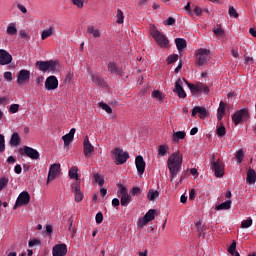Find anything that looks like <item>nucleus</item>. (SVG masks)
Returning a JSON list of instances; mask_svg holds the SVG:
<instances>
[{
  "label": "nucleus",
  "instance_id": "f257e3e1",
  "mask_svg": "<svg viewBox=\"0 0 256 256\" xmlns=\"http://www.w3.org/2000/svg\"><path fill=\"white\" fill-rule=\"evenodd\" d=\"M183 81H185L192 95H201V93H203L204 95H209V86L203 83L192 84L187 82V80L185 79H178L175 82V88L173 89V91L174 93H177L180 99H185V97H187V93H185V90L183 89Z\"/></svg>",
  "mask_w": 256,
  "mask_h": 256
},
{
  "label": "nucleus",
  "instance_id": "f03ea898",
  "mask_svg": "<svg viewBox=\"0 0 256 256\" xmlns=\"http://www.w3.org/2000/svg\"><path fill=\"white\" fill-rule=\"evenodd\" d=\"M183 165V154H181V151L173 152L168 160H167V167L169 169L170 175H171V181L181 173V167Z\"/></svg>",
  "mask_w": 256,
  "mask_h": 256
},
{
  "label": "nucleus",
  "instance_id": "7ed1b4c3",
  "mask_svg": "<svg viewBox=\"0 0 256 256\" xmlns=\"http://www.w3.org/2000/svg\"><path fill=\"white\" fill-rule=\"evenodd\" d=\"M36 67L42 73H55L59 67V62L55 60L37 61Z\"/></svg>",
  "mask_w": 256,
  "mask_h": 256
},
{
  "label": "nucleus",
  "instance_id": "20e7f679",
  "mask_svg": "<svg viewBox=\"0 0 256 256\" xmlns=\"http://www.w3.org/2000/svg\"><path fill=\"white\" fill-rule=\"evenodd\" d=\"M117 187V195L118 197H120V203L122 207H127V205L131 203V195H129V193L127 192V188H125L123 184H118Z\"/></svg>",
  "mask_w": 256,
  "mask_h": 256
},
{
  "label": "nucleus",
  "instance_id": "39448f33",
  "mask_svg": "<svg viewBox=\"0 0 256 256\" xmlns=\"http://www.w3.org/2000/svg\"><path fill=\"white\" fill-rule=\"evenodd\" d=\"M211 55V51L209 49L200 48L196 52V63L199 66L206 65L209 61Z\"/></svg>",
  "mask_w": 256,
  "mask_h": 256
},
{
  "label": "nucleus",
  "instance_id": "423d86ee",
  "mask_svg": "<svg viewBox=\"0 0 256 256\" xmlns=\"http://www.w3.org/2000/svg\"><path fill=\"white\" fill-rule=\"evenodd\" d=\"M247 119H249L248 108H242L232 115V121L234 125H240V123H243V121H247Z\"/></svg>",
  "mask_w": 256,
  "mask_h": 256
},
{
  "label": "nucleus",
  "instance_id": "0eeeda50",
  "mask_svg": "<svg viewBox=\"0 0 256 256\" xmlns=\"http://www.w3.org/2000/svg\"><path fill=\"white\" fill-rule=\"evenodd\" d=\"M151 35L160 47H169V39H167V36H165V34L159 32V30L157 29H152Z\"/></svg>",
  "mask_w": 256,
  "mask_h": 256
},
{
  "label": "nucleus",
  "instance_id": "6e6552de",
  "mask_svg": "<svg viewBox=\"0 0 256 256\" xmlns=\"http://www.w3.org/2000/svg\"><path fill=\"white\" fill-rule=\"evenodd\" d=\"M112 154L114 155V160L117 165H123V163H127V159H129V152H125L121 148L114 149Z\"/></svg>",
  "mask_w": 256,
  "mask_h": 256
},
{
  "label": "nucleus",
  "instance_id": "1a4fd4ad",
  "mask_svg": "<svg viewBox=\"0 0 256 256\" xmlns=\"http://www.w3.org/2000/svg\"><path fill=\"white\" fill-rule=\"evenodd\" d=\"M31 203V195L27 191H23L19 194L14 209H17V207H25L26 205H29Z\"/></svg>",
  "mask_w": 256,
  "mask_h": 256
},
{
  "label": "nucleus",
  "instance_id": "9d476101",
  "mask_svg": "<svg viewBox=\"0 0 256 256\" xmlns=\"http://www.w3.org/2000/svg\"><path fill=\"white\" fill-rule=\"evenodd\" d=\"M71 192L74 194V199L76 203H81L83 201L85 195H83V191H81V182H73L71 184Z\"/></svg>",
  "mask_w": 256,
  "mask_h": 256
},
{
  "label": "nucleus",
  "instance_id": "9b49d317",
  "mask_svg": "<svg viewBox=\"0 0 256 256\" xmlns=\"http://www.w3.org/2000/svg\"><path fill=\"white\" fill-rule=\"evenodd\" d=\"M212 170L215 173V177H223L225 175V167L223 166V163H221V160L215 161V156L212 157Z\"/></svg>",
  "mask_w": 256,
  "mask_h": 256
},
{
  "label": "nucleus",
  "instance_id": "f8f14e48",
  "mask_svg": "<svg viewBox=\"0 0 256 256\" xmlns=\"http://www.w3.org/2000/svg\"><path fill=\"white\" fill-rule=\"evenodd\" d=\"M61 175V164H52L49 168L47 183L55 181Z\"/></svg>",
  "mask_w": 256,
  "mask_h": 256
},
{
  "label": "nucleus",
  "instance_id": "ddd939ff",
  "mask_svg": "<svg viewBox=\"0 0 256 256\" xmlns=\"http://www.w3.org/2000/svg\"><path fill=\"white\" fill-rule=\"evenodd\" d=\"M29 79H31V71L27 69H22L18 72V75H17L18 85H25V83H29Z\"/></svg>",
  "mask_w": 256,
  "mask_h": 256
},
{
  "label": "nucleus",
  "instance_id": "4468645a",
  "mask_svg": "<svg viewBox=\"0 0 256 256\" xmlns=\"http://www.w3.org/2000/svg\"><path fill=\"white\" fill-rule=\"evenodd\" d=\"M44 86L46 91H55L59 87V80L56 76H49L46 78Z\"/></svg>",
  "mask_w": 256,
  "mask_h": 256
},
{
  "label": "nucleus",
  "instance_id": "2eb2a0df",
  "mask_svg": "<svg viewBox=\"0 0 256 256\" xmlns=\"http://www.w3.org/2000/svg\"><path fill=\"white\" fill-rule=\"evenodd\" d=\"M13 63V56L5 49H0V65H11Z\"/></svg>",
  "mask_w": 256,
  "mask_h": 256
},
{
  "label": "nucleus",
  "instance_id": "dca6fc26",
  "mask_svg": "<svg viewBox=\"0 0 256 256\" xmlns=\"http://www.w3.org/2000/svg\"><path fill=\"white\" fill-rule=\"evenodd\" d=\"M84 155L89 158L95 152V146L89 141V136H86L83 141Z\"/></svg>",
  "mask_w": 256,
  "mask_h": 256
},
{
  "label": "nucleus",
  "instance_id": "f3484780",
  "mask_svg": "<svg viewBox=\"0 0 256 256\" xmlns=\"http://www.w3.org/2000/svg\"><path fill=\"white\" fill-rule=\"evenodd\" d=\"M67 255V244H56L52 248V256H65Z\"/></svg>",
  "mask_w": 256,
  "mask_h": 256
},
{
  "label": "nucleus",
  "instance_id": "a211bd4d",
  "mask_svg": "<svg viewBox=\"0 0 256 256\" xmlns=\"http://www.w3.org/2000/svg\"><path fill=\"white\" fill-rule=\"evenodd\" d=\"M23 149H24V153L26 154V157H29L34 161H38V159H40L41 154H39V151H37L36 149L29 146H24Z\"/></svg>",
  "mask_w": 256,
  "mask_h": 256
},
{
  "label": "nucleus",
  "instance_id": "6ab92c4d",
  "mask_svg": "<svg viewBox=\"0 0 256 256\" xmlns=\"http://www.w3.org/2000/svg\"><path fill=\"white\" fill-rule=\"evenodd\" d=\"M145 165L146 163L143 156L139 155L135 158V166L140 177L143 175V173H145Z\"/></svg>",
  "mask_w": 256,
  "mask_h": 256
},
{
  "label": "nucleus",
  "instance_id": "aec40b11",
  "mask_svg": "<svg viewBox=\"0 0 256 256\" xmlns=\"http://www.w3.org/2000/svg\"><path fill=\"white\" fill-rule=\"evenodd\" d=\"M75 132V128H72L68 134L62 136V141H64V147H69V145H71L73 139L75 138Z\"/></svg>",
  "mask_w": 256,
  "mask_h": 256
},
{
  "label": "nucleus",
  "instance_id": "412c9836",
  "mask_svg": "<svg viewBox=\"0 0 256 256\" xmlns=\"http://www.w3.org/2000/svg\"><path fill=\"white\" fill-rule=\"evenodd\" d=\"M197 113H199L200 119H205V117L209 115V112H207V108L205 107H199V106L194 107L192 110V117H195Z\"/></svg>",
  "mask_w": 256,
  "mask_h": 256
},
{
  "label": "nucleus",
  "instance_id": "4be33fe9",
  "mask_svg": "<svg viewBox=\"0 0 256 256\" xmlns=\"http://www.w3.org/2000/svg\"><path fill=\"white\" fill-rule=\"evenodd\" d=\"M6 33L10 37H15V35H17V23H15V22L9 23L6 28Z\"/></svg>",
  "mask_w": 256,
  "mask_h": 256
},
{
  "label": "nucleus",
  "instance_id": "5701e85b",
  "mask_svg": "<svg viewBox=\"0 0 256 256\" xmlns=\"http://www.w3.org/2000/svg\"><path fill=\"white\" fill-rule=\"evenodd\" d=\"M21 143V137H19V133L15 132L12 134L9 144L11 145V147H19Z\"/></svg>",
  "mask_w": 256,
  "mask_h": 256
},
{
  "label": "nucleus",
  "instance_id": "b1692460",
  "mask_svg": "<svg viewBox=\"0 0 256 256\" xmlns=\"http://www.w3.org/2000/svg\"><path fill=\"white\" fill-rule=\"evenodd\" d=\"M225 107H226L225 102L220 101L219 107H218V110H217V119H218V121H221L223 119V115H225Z\"/></svg>",
  "mask_w": 256,
  "mask_h": 256
},
{
  "label": "nucleus",
  "instance_id": "393cba45",
  "mask_svg": "<svg viewBox=\"0 0 256 256\" xmlns=\"http://www.w3.org/2000/svg\"><path fill=\"white\" fill-rule=\"evenodd\" d=\"M175 44H176V47H177L179 53H181V51H183V49H185L187 47V41H185V39H183V38H176Z\"/></svg>",
  "mask_w": 256,
  "mask_h": 256
},
{
  "label": "nucleus",
  "instance_id": "a878e982",
  "mask_svg": "<svg viewBox=\"0 0 256 256\" xmlns=\"http://www.w3.org/2000/svg\"><path fill=\"white\" fill-rule=\"evenodd\" d=\"M87 33L95 38L101 37V32L93 25L87 27Z\"/></svg>",
  "mask_w": 256,
  "mask_h": 256
},
{
  "label": "nucleus",
  "instance_id": "bb28decb",
  "mask_svg": "<svg viewBox=\"0 0 256 256\" xmlns=\"http://www.w3.org/2000/svg\"><path fill=\"white\" fill-rule=\"evenodd\" d=\"M90 77L93 83L96 85H103L104 81L101 77H99V73L97 72H91Z\"/></svg>",
  "mask_w": 256,
  "mask_h": 256
},
{
  "label": "nucleus",
  "instance_id": "cd10ccee",
  "mask_svg": "<svg viewBox=\"0 0 256 256\" xmlns=\"http://www.w3.org/2000/svg\"><path fill=\"white\" fill-rule=\"evenodd\" d=\"M246 181L250 183V185H253V183H256V172L253 169H250L247 172V178Z\"/></svg>",
  "mask_w": 256,
  "mask_h": 256
},
{
  "label": "nucleus",
  "instance_id": "c85d7f7f",
  "mask_svg": "<svg viewBox=\"0 0 256 256\" xmlns=\"http://www.w3.org/2000/svg\"><path fill=\"white\" fill-rule=\"evenodd\" d=\"M186 133L184 131H178V132H174L172 139L174 143H179L180 139H185L186 137Z\"/></svg>",
  "mask_w": 256,
  "mask_h": 256
},
{
  "label": "nucleus",
  "instance_id": "c756f323",
  "mask_svg": "<svg viewBox=\"0 0 256 256\" xmlns=\"http://www.w3.org/2000/svg\"><path fill=\"white\" fill-rule=\"evenodd\" d=\"M79 168H77V166H73L72 168H70L69 170V177L70 179H75L76 181H79Z\"/></svg>",
  "mask_w": 256,
  "mask_h": 256
},
{
  "label": "nucleus",
  "instance_id": "7c9ffc66",
  "mask_svg": "<svg viewBox=\"0 0 256 256\" xmlns=\"http://www.w3.org/2000/svg\"><path fill=\"white\" fill-rule=\"evenodd\" d=\"M231 209V200H227L216 206V211Z\"/></svg>",
  "mask_w": 256,
  "mask_h": 256
},
{
  "label": "nucleus",
  "instance_id": "2f4dec72",
  "mask_svg": "<svg viewBox=\"0 0 256 256\" xmlns=\"http://www.w3.org/2000/svg\"><path fill=\"white\" fill-rule=\"evenodd\" d=\"M159 197V191L155 189H150L147 194L148 201H155Z\"/></svg>",
  "mask_w": 256,
  "mask_h": 256
},
{
  "label": "nucleus",
  "instance_id": "473e14b6",
  "mask_svg": "<svg viewBox=\"0 0 256 256\" xmlns=\"http://www.w3.org/2000/svg\"><path fill=\"white\" fill-rule=\"evenodd\" d=\"M168 151H169V146L159 145V147H158V157H165L167 155Z\"/></svg>",
  "mask_w": 256,
  "mask_h": 256
},
{
  "label": "nucleus",
  "instance_id": "72a5a7b5",
  "mask_svg": "<svg viewBox=\"0 0 256 256\" xmlns=\"http://www.w3.org/2000/svg\"><path fill=\"white\" fill-rule=\"evenodd\" d=\"M108 71H110L112 75H119V68L117 67V64L115 62H110L108 64Z\"/></svg>",
  "mask_w": 256,
  "mask_h": 256
},
{
  "label": "nucleus",
  "instance_id": "f704fd0d",
  "mask_svg": "<svg viewBox=\"0 0 256 256\" xmlns=\"http://www.w3.org/2000/svg\"><path fill=\"white\" fill-rule=\"evenodd\" d=\"M157 213V211L155 209H150L145 215V219L148 221V222H151L153 221V219H155V214Z\"/></svg>",
  "mask_w": 256,
  "mask_h": 256
},
{
  "label": "nucleus",
  "instance_id": "c9c22d12",
  "mask_svg": "<svg viewBox=\"0 0 256 256\" xmlns=\"http://www.w3.org/2000/svg\"><path fill=\"white\" fill-rule=\"evenodd\" d=\"M51 35H53V27H50L42 32L41 34L42 41H45V39L51 37Z\"/></svg>",
  "mask_w": 256,
  "mask_h": 256
},
{
  "label": "nucleus",
  "instance_id": "e433bc0d",
  "mask_svg": "<svg viewBox=\"0 0 256 256\" xmlns=\"http://www.w3.org/2000/svg\"><path fill=\"white\" fill-rule=\"evenodd\" d=\"M117 20L116 22L121 25L123 24L124 20H125V16L123 15V11L121 9L117 10V14H116Z\"/></svg>",
  "mask_w": 256,
  "mask_h": 256
},
{
  "label": "nucleus",
  "instance_id": "4c0bfd02",
  "mask_svg": "<svg viewBox=\"0 0 256 256\" xmlns=\"http://www.w3.org/2000/svg\"><path fill=\"white\" fill-rule=\"evenodd\" d=\"M251 225H253V219H251V217H249L247 220H243L241 223L242 229H249Z\"/></svg>",
  "mask_w": 256,
  "mask_h": 256
},
{
  "label": "nucleus",
  "instance_id": "58836bf2",
  "mask_svg": "<svg viewBox=\"0 0 256 256\" xmlns=\"http://www.w3.org/2000/svg\"><path fill=\"white\" fill-rule=\"evenodd\" d=\"M94 181L95 183H98L100 187H103V185H105V179L99 174H94Z\"/></svg>",
  "mask_w": 256,
  "mask_h": 256
},
{
  "label": "nucleus",
  "instance_id": "ea45409f",
  "mask_svg": "<svg viewBox=\"0 0 256 256\" xmlns=\"http://www.w3.org/2000/svg\"><path fill=\"white\" fill-rule=\"evenodd\" d=\"M243 157H245V153L243 152V148H240L236 152L237 163H243Z\"/></svg>",
  "mask_w": 256,
  "mask_h": 256
},
{
  "label": "nucleus",
  "instance_id": "a19ab883",
  "mask_svg": "<svg viewBox=\"0 0 256 256\" xmlns=\"http://www.w3.org/2000/svg\"><path fill=\"white\" fill-rule=\"evenodd\" d=\"M7 185H9V178L1 177L0 178V191H3V189H5V187H7Z\"/></svg>",
  "mask_w": 256,
  "mask_h": 256
},
{
  "label": "nucleus",
  "instance_id": "79ce46f5",
  "mask_svg": "<svg viewBox=\"0 0 256 256\" xmlns=\"http://www.w3.org/2000/svg\"><path fill=\"white\" fill-rule=\"evenodd\" d=\"M99 107H101V109H103V111H106V113H108V114L113 113V109H111V106H109L106 103L100 102Z\"/></svg>",
  "mask_w": 256,
  "mask_h": 256
},
{
  "label": "nucleus",
  "instance_id": "37998d69",
  "mask_svg": "<svg viewBox=\"0 0 256 256\" xmlns=\"http://www.w3.org/2000/svg\"><path fill=\"white\" fill-rule=\"evenodd\" d=\"M228 15H230V17H233L234 19H237V17H239V13H237V10L233 6H229Z\"/></svg>",
  "mask_w": 256,
  "mask_h": 256
},
{
  "label": "nucleus",
  "instance_id": "c03bdc74",
  "mask_svg": "<svg viewBox=\"0 0 256 256\" xmlns=\"http://www.w3.org/2000/svg\"><path fill=\"white\" fill-rule=\"evenodd\" d=\"M216 134L218 137H224L227 134V130L225 129V126H220L216 129Z\"/></svg>",
  "mask_w": 256,
  "mask_h": 256
},
{
  "label": "nucleus",
  "instance_id": "a18cd8bd",
  "mask_svg": "<svg viewBox=\"0 0 256 256\" xmlns=\"http://www.w3.org/2000/svg\"><path fill=\"white\" fill-rule=\"evenodd\" d=\"M152 97H154V99H157V101H163V94L159 90H154L152 92Z\"/></svg>",
  "mask_w": 256,
  "mask_h": 256
},
{
  "label": "nucleus",
  "instance_id": "49530a36",
  "mask_svg": "<svg viewBox=\"0 0 256 256\" xmlns=\"http://www.w3.org/2000/svg\"><path fill=\"white\" fill-rule=\"evenodd\" d=\"M177 59H179V55L177 54H172L170 56H168L167 58V64L171 65V63H175V61H177Z\"/></svg>",
  "mask_w": 256,
  "mask_h": 256
},
{
  "label": "nucleus",
  "instance_id": "de8ad7c7",
  "mask_svg": "<svg viewBox=\"0 0 256 256\" xmlns=\"http://www.w3.org/2000/svg\"><path fill=\"white\" fill-rule=\"evenodd\" d=\"M236 249H237V242L233 241L231 245L228 247V253H230V255H235Z\"/></svg>",
  "mask_w": 256,
  "mask_h": 256
},
{
  "label": "nucleus",
  "instance_id": "09e8293b",
  "mask_svg": "<svg viewBox=\"0 0 256 256\" xmlns=\"http://www.w3.org/2000/svg\"><path fill=\"white\" fill-rule=\"evenodd\" d=\"M19 107H20L19 104H12V105H10L8 111H9V113H12V114L18 113Z\"/></svg>",
  "mask_w": 256,
  "mask_h": 256
},
{
  "label": "nucleus",
  "instance_id": "8fccbe9b",
  "mask_svg": "<svg viewBox=\"0 0 256 256\" xmlns=\"http://www.w3.org/2000/svg\"><path fill=\"white\" fill-rule=\"evenodd\" d=\"M5 151V136L3 134H0V153H3Z\"/></svg>",
  "mask_w": 256,
  "mask_h": 256
},
{
  "label": "nucleus",
  "instance_id": "3c124183",
  "mask_svg": "<svg viewBox=\"0 0 256 256\" xmlns=\"http://www.w3.org/2000/svg\"><path fill=\"white\" fill-rule=\"evenodd\" d=\"M73 5L78 7V9H83L85 2L83 0H71Z\"/></svg>",
  "mask_w": 256,
  "mask_h": 256
},
{
  "label": "nucleus",
  "instance_id": "603ef678",
  "mask_svg": "<svg viewBox=\"0 0 256 256\" xmlns=\"http://www.w3.org/2000/svg\"><path fill=\"white\" fill-rule=\"evenodd\" d=\"M36 245H41V240L39 239L29 240L28 247H36Z\"/></svg>",
  "mask_w": 256,
  "mask_h": 256
},
{
  "label": "nucleus",
  "instance_id": "864d4df0",
  "mask_svg": "<svg viewBox=\"0 0 256 256\" xmlns=\"http://www.w3.org/2000/svg\"><path fill=\"white\" fill-rule=\"evenodd\" d=\"M147 223H149V220H147V218H145V216L143 218H140L138 221V227L143 228L145 227V225H147Z\"/></svg>",
  "mask_w": 256,
  "mask_h": 256
},
{
  "label": "nucleus",
  "instance_id": "5fc2aeb1",
  "mask_svg": "<svg viewBox=\"0 0 256 256\" xmlns=\"http://www.w3.org/2000/svg\"><path fill=\"white\" fill-rule=\"evenodd\" d=\"M3 77L8 81V83H11V81H13V73L11 72H4Z\"/></svg>",
  "mask_w": 256,
  "mask_h": 256
},
{
  "label": "nucleus",
  "instance_id": "6e6d98bb",
  "mask_svg": "<svg viewBox=\"0 0 256 256\" xmlns=\"http://www.w3.org/2000/svg\"><path fill=\"white\" fill-rule=\"evenodd\" d=\"M192 13L193 15H196V17H199L203 13V10L199 6H196L194 7Z\"/></svg>",
  "mask_w": 256,
  "mask_h": 256
},
{
  "label": "nucleus",
  "instance_id": "4d7b16f0",
  "mask_svg": "<svg viewBox=\"0 0 256 256\" xmlns=\"http://www.w3.org/2000/svg\"><path fill=\"white\" fill-rule=\"evenodd\" d=\"M95 219H96V223H97L98 225L101 224V223H103V213L98 212V213L96 214Z\"/></svg>",
  "mask_w": 256,
  "mask_h": 256
},
{
  "label": "nucleus",
  "instance_id": "13d9d810",
  "mask_svg": "<svg viewBox=\"0 0 256 256\" xmlns=\"http://www.w3.org/2000/svg\"><path fill=\"white\" fill-rule=\"evenodd\" d=\"M19 35H20V39H29V34L25 30H21Z\"/></svg>",
  "mask_w": 256,
  "mask_h": 256
},
{
  "label": "nucleus",
  "instance_id": "bf43d9fd",
  "mask_svg": "<svg viewBox=\"0 0 256 256\" xmlns=\"http://www.w3.org/2000/svg\"><path fill=\"white\" fill-rule=\"evenodd\" d=\"M175 22H176L175 18L169 17L164 23L165 25H175Z\"/></svg>",
  "mask_w": 256,
  "mask_h": 256
},
{
  "label": "nucleus",
  "instance_id": "052dcab7",
  "mask_svg": "<svg viewBox=\"0 0 256 256\" xmlns=\"http://www.w3.org/2000/svg\"><path fill=\"white\" fill-rule=\"evenodd\" d=\"M17 8L19 9V11H21V13L23 14L27 13V8L25 7V5L17 4Z\"/></svg>",
  "mask_w": 256,
  "mask_h": 256
},
{
  "label": "nucleus",
  "instance_id": "680f3d73",
  "mask_svg": "<svg viewBox=\"0 0 256 256\" xmlns=\"http://www.w3.org/2000/svg\"><path fill=\"white\" fill-rule=\"evenodd\" d=\"M21 171H23V168L19 164H17L14 167V172L16 173V175H21Z\"/></svg>",
  "mask_w": 256,
  "mask_h": 256
},
{
  "label": "nucleus",
  "instance_id": "e2e57ef3",
  "mask_svg": "<svg viewBox=\"0 0 256 256\" xmlns=\"http://www.w3.org/2000/svg\"><path fill=\"white\" fill-rule=\"evenodd\" d=\"M185 11H187L188 15H191V17H193V11H191V3H187V5L185 6Z\"/></svg>",
  "mask_w": 256,
  "mask_h": 256
},
{
  "label": "nucleus",
  "instance_id": "0e129e2a",
  "mask_svg": "<svg viewBox=\"0 0 256 256\" xmlns=\"http://www.w3.org/2000/svg\"><path fill=\"white\" fill-rule=\"evenodd\" d=\"M139 193H141V189H139V187H134V188H132V190H131V194L132 195H139Z\"/></svg>",
  "mask_w": 256,
  "mask_h": 256
},
{
  "label": "nucleus",
  "instance_id": "69168bd1",
  "mask_svg": "<svg viewBox=\"0 0 256 256\" xmlns=\"http://www.w3.org/2000/svg\"><path fill=\"white\" fill-rule=\"evenodd\" d=\"M214 33L218 37H221V36H223V29L222 28H216V29H214Z\"/></svg>",
  "mask_w": 256,
  "mask_h": 256
},
{
  "label": "nucleus",
  "instance_id": "338daca9",
  "mask_svg": "<svg viewBox=\"0 0 256 256\" xmlns=\"http://www.w3.org/2000/svg\"><path fill=\"white\" fill-rule=\"evenodd\" d=\"M66 83H72L73 82V74H68L65 79Z\"/></svg>",
  "mask_w": 256,
  "mask_h": 256
},
{
  "label": "nucleus",
  "instance_id": "774afa93",
  "mask_svg": "<svg viewBox=\"0 0 256 256\" xmlns=\"http://www.w3.org/2000/svg\"><path fill=\"white\" fill-rule=\"evenodd\" d=\"M189 199H190V201H193V199H195V189L190 190Z\"/></svg>",
  "mask_w": 256,
  "mask_h": 256
}]
</instances>
